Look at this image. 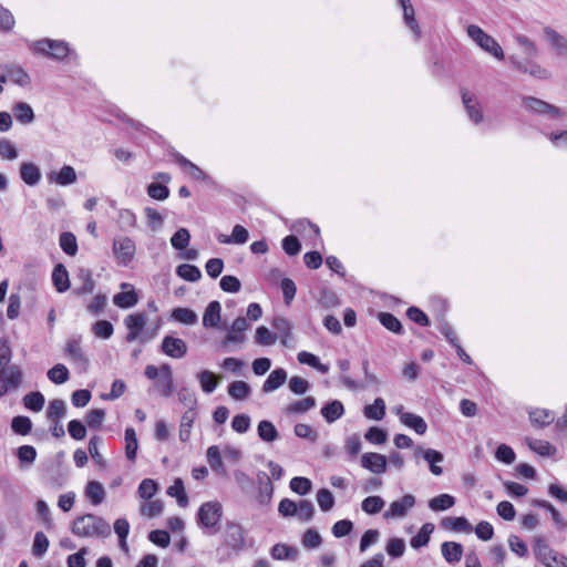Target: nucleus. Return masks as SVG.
<instances>
[{
	"label": "nucleus",
	"instance_id": "1",
	"mask_svg": "<svg viewBox=\"0 0 567 567\" xmlns=\"http://www.w3.org/2000/svg\"><path fill=\"white\" fill-rule=\"evenodd\" d=\"M71 532L80 537H107L111 535V526L103 517L89 513L73 520Z\"/></svg>",
	"mask_w": 567,
	"mask_h": 567
},
{
	"label": "nucleus",
	"instance_id": "2",
	"mask_svg": "<svg viewBox=\"0 0 567 567\" xmlns=\"http://www.w3.org/2000/svg\"><path fill=\"white\" fill-rule=\"evenodd\" d=\"M223 517V506L217 501L203 503L196 514L197 525L207 528L212 534L220 530V519Z\"/></svg>",
	"mask_w": 567,
	"mask_h": 567
},
{
	"label": "nucleus",
	"instance_id": "3",
	"mask_svg": "<svg viewBox=\"0 0 567 567\" xmlns=\"http://www.w3.org/2000/svg\"><path fill=\"white\" fill-rule=\"evenodd\" d=\"M522 105L526 111L547 120H564L566 117V112L563 109L535 96L524 95Z\"/></svg>",
	"mask_w": 567,
	"mask_h": 567
},
{
	"label": "nucleus",
	"instance_id": "4",
	"mask_svg": "<svg viewBox=\"0 0 567 567\" xmlns=\"http://www.w3.org/2000/svg\"><path fill=\"white\" fill-rule=\"evenodd\" d=\"M467 34L472 40H474L477 43L480 48L492 54L494 58L498 60L504 59L505 55L502 47L493 37L487 34L482 28L475 24H471L467 27Z\"/></svg>",
	"mask_w": 567,
	"mask_h": 567
},
{
	"label": "nucleus",
	"instance_id": "5",
	"mask_svg": "<svg viewBox=\"0 0 567 567\" xmlns=\"http://www.w3.org/2000/svg\"><path fill=\"white\" fill-rule=\"evenodd\" d=\"M33 51L53 60H63L71 53V49L65 41L51 39L34 42Z\"/></svg>",
	"mask_w": 567,
	"mask_h": 567
},
{
	"label": "nucleus",
	"instance_id": "6",
	"mask_svg": "<svg viewBox=\"0 0 567 567\" xmlns=\"http://www.w3.org/2000/svg\"><path fill=\"white\" fill-rule=\"evenodd\" d=\"M22 370L19 365H11L10 371L0 370V398L9 391L17 390L22 382Z\"/></svg>",
	"mask_w": 567,
	"mask_h": 567
},
{
	"label": "nucleus",
	"instance_id": "7",
	"mask_svg": "<svg viewBox=\"0 0 567 567\" xmlns=\"http://www.w3.org/2000/svg\"><path fill=\"white\" fill-rule=\"evenodd\" d=\"M414 457H422L424 461L429 463L430 471L432 474L440 476L443 474V468L437 465L444 461V455L442 452L433 449H424L422 445H416L414 447Z\"/></svg>",
	"mask_w": 567,
	"mask_h": 567
},
{
	"label": "nucleus",
	"instance_id": "8",
	"mask_svg": "<svg viewBox=\"0 0 567 567\" xmlns=\"http://www.w3.org/2000/svg\"><path fill=\"white\" fill-rule=\"evenodd\" d=\"M434 302H437L441 305V312L437 316L439 331L446 338V340L449 341V343L451 346H456V342H458L457 334H456L455 330L453 329V327L449 323V321L445 318L446 312L449 310L447 301L443 298H437L434 300Z\"/></svg>",
	"mask_w": 567,
	"mask_h": 567
},
{
	"label": "nucleus",
	"instance_id": "9",
	"mask_svg": "<svg viewBox=\"0 0 567 567\" xmlns=\"http://www.w3.org/2000/svg\"><path fill=\"white\" fill-rule=\"evenodd\" d=\"M169 154L181 167L187 169V172L192 178H194L196 181H203L207 184L214 183L212 177L208 176L200 167H198L196 164L192 163L189 159H187L181 153L176 152L174 148H172Z\"/></svg>",
	"mask_w": 567,
	"mask_h": 567
},
{
	"label": "nucleus",
	"instance_id": "10",
	"mask_svg": "<svg viewBox=\"0 0 567 567\" xmlns=\"http://www.w3.org/2000/svg\"><path fill=\"white\" fill-rule=\"evenodd\" d=\"M225 545L235 551H240L245 547L244 528L235 522H227L225 528Z\"/></svg>",
	"mask_w": 567,
	"mask_h": 567
},
{
	"label": "nucleus",
	"instance_id": "11",
	"mask_svg": "<svg viewBox=\"0 0 567 567\" xmlns=\"http://www.w3.org/2000/svg\"><path fill=\"white\" fill-rule=\"evenodd\" d=\"M159 350L173 359H181L184 358L187 353V344L181 338L165 336L161 343Z\"/></svg>",
	"mask_w": 567,
	"mask_h": 567
},
{
	"label": "nucleus",
	"instance_id": "12",
	"mask_svg": "<svg viewBox=\"0 0 567 567\" xmlns=\"http://www.w3.org/2000/svg\"><path fill=\"white\" fill-rule=\"evenodd\" d=\"M113 250L120 264L126 266L132 261L135 254V243L130 237H122L115 239L113 243Z\"/></svg>",
	"mask_w": 567,
	"mask_h": 567
},
{
	"label": "nucleus",
	"instance_id": "13",
	"mask_svg": "<svg viewBox=\"0 0 567 567\" xmlns=\"http://www.w3.org/2000/svg\"><path fill=\"white\" fill-rule=\"evenodd\" d=\"M361 466L374 474H382L386 472L388 458L383 454L368 452L361 456Z\"/></svg>",
	"mask_w": 567,
	"mask_h": 567
},
{
	"label": "nucleus",
	"instance_id": "14",
	"mask_svg": "<svg viewBox=\"0 0 567 567\" xmlns=\"http://www.w3.org/2000/svg\"><path fill=\"white\" fill-rule=\"evenodd\" d=\"M128 332L125 337L127 342L135 341L143 331L146 323L145 312L131 313L124 319Z\"/></svg>",
	"mask_w": 567,
	"mask_h": 567
},
{
	"label": "nucleus",
	"instance_id": "15",
	"mask_svg": "<svg viewBox=\"0 0 567 567\" xmlns=\"http://www.w3.org/2000/svg\"><path fill=\"white\" fill-rule=\"evenodd\" d=\"M462 101L471 121L478 124L483 121V111L476 96L465 89L461 91Z\"/></svg>",
	"mask_w": 567,
	"mask_h": 567
},
{
	"label": "nucleus",
	"instance_id": "16",
	"mask_svg": "<svg viewBox=\"0 0 567 567\" xmlns=\"http://www.w3.org/2000/svg\"><path fill=\"white\" fill-rule=\"evenodd\" d=\"M415 497L412 494H405L402 498L390 504L389 509L384 513V518L404 517L409 509L415 505Z\"/></svg>",
	"mask_w": 567,
	"mask_h": 567
},
{
	"label": "nucleus",
	"instance_id": "17",
	"mask_svg": "<svg viewBox=\"0 0 567 567\" xmlns=\"http://www.w3.org/2000/svg\"><path fill=\"white\" fill-rule=\"evenodd\" d=\"M544 34L558 58L567 59V39L550 27L544 28Z\"/></svg>",
	"mask_w": 567,
	"mask_h": 567
},
{
	"label": "nucleus",
	"instance_id": "18",
	"mask_svg": "<svg viewBox=\"0 0 567 567\" xmlns=\"http://www.w3.org/2000/svg\"><path fill=\"white\" fill-rule=\"evenodd\" d=\"M258 494L257 502L260 505H268L271 502L274 495V485L267 473L260 471L257 474Z\"/></svg>",
	"mask_w": 567,
	"mask_h": 567
},
{
	"label": "nucleus",
	"instance_id": "19",
	"mask_svg": "<svg viewBox=\"0 0 567 567\" xmlns=\"http://www.w3.org/2000/svg\"><path fill=\"white\" fill-rule=\"evenodd\" d=\"M122 289L131 288L128 291H121L113 297V302L121 309L133 308L138 302V296L131 284L123 282Z\"/></svg>",
	"mask_w": 567,
	"mask_h": 567
},
{
	"label": "nucleus",
	"instance_id": "20",
	"mask_svg": "<svg viewBox=\"0 0 567 567\" xmlns=\"http://www.w3.org/2000/svg\"><path fill=\"white\" fill-rule=\"evenodd\" d=\"M361 365H362V371L364 373L365 384H361L350 377L342 375L341 381L348 389L357 390L359 388H364L367 385H378L379 384L378 378L369 371V360L363 359L361 362Z\"/></svg>",
	"mask_w": 567,
	"mask_h": 567
},
{
	"label": "nucleus",
	"instance_id": "21",
	"mask_svg": "<svg viewBox=\"0 0 567 567\" xmlns=\"http://www.w3.org/2000/svg\"><path fill=\"white\" fill-rule=\"evenodd\" d=\"M117 118H120L124 123L128 124L135 131L143 133L150 140H152L154 143H156V144L164 143V138L162 135H159L157 132L153 131L152 128L145 126L143 123L130 117L127 114H125V113L117 114Z\"/></svg>",
	"mask_w": 567,
	"mask_h": 567
},
{
	"label": "nucleus",
	"instance_id": "22",
	"mask_svg": "<svg viewBox=\"0 0 567 567\" xmlns=\"http://www.w3.org/2000/svg\"><path fill=\"white\" fill-rule=\"evenodd\" d=\"M76 178V172L71 165H64L58 173L52 171L48 174L49 182H55L61 186L72 185Z\"/></svg>",
	"mask_w": 567,
	"mask_h": 567
},
{
	"label": "nucleus",
	"instance_id": "23",
	"mask_svg": "<svg viewBox=\"0 0 567 567\" xmlns=\"http://www.w3.org/2000/svg\"><path fill=\"white\" fill-rule=\"evenodd\" d=\"M221 306L217 300L210 301L203 316V326L207 329L217 328L221 320Z\"/></svg>",
	"mask_w": 567,
	"mask_h": 567
},
{
	"label": "nucleus",
	"instance_id": "24",
	"mask_svg": "<svg viewBox=\"0 0 567 567\" xmlns=\"http://www.w3.org/2000/svg\"><path fill=\"white\" fill-rule=\"evenodd\" d=\"M287 380V371L284 368L272 370L262 384V392L269 393L285 384Z\"/></svg>",
	"mask_w": 567,
	"mask_h": 567
},
{
	"label": "nucleus",
	"instance_id": "25",
	"mask_svg": "<svg viewBox=\"0 0 567 567\" xmlns=\"http://www.w3.org/2000/svg\"><path fill=\"white\" fill-rule=\"evenodd\" d=\"M52 284L58 292L63 293L70 288L69 272L63 264H56L52 271Z\"/></svg>",
	"mask_w": 567,
	"mask_h": 567
},
{
	"label": "nucleus",
	"instance_id": "26",
	"mask_svg": "<svg viewBox=\"0 0 567 567\" xmlns=\"http://www.w3.org/2000/svg\"><path fill=\"white\" fill-rule=\"evenodd\" d=\"M321 415L328 423H333L344 414V406L339 400H331L321 408Z\"/></svg>",
	"mask_w": 567,
	"mask_h": 567
},
{
	"label": "nucleus",
	"instance_id": "27",
	"mask_svg": "<svg viewBox=\"0 0 567 567\" xmlns=\"http://www.w3.org/2000/svg\"><path fill=\"white\" fill-rule=\"evenodd\" d=\"M207 462L210 468L218 475L226 476L227 470L221 460L220 451L217 445H212L206 451Z\"/></svg>",
	"mask_w": 567,
	"mask_h": 567
},
{
	"label": "nucleus",
	"instance_id": "28",
	"mask_svg": "<svg viewBox=\"0 0 567 567\" xmlns=\"http://www.w3.org/2000/svg\"><path fill=\"white\" fill-rule=\"evenodd\" d=\"M400 421L408 427L415 431L416 434L423 435L427 431V424L424 419L412 412L402 413Z\"/></svg>",
	"mask_w": 567,
	"mask_h": 567
},
{
	"label": "nucleus",
	"instance_id": "29",
	"mask_svg": "<svg viewBox=\"0 0 567 567\" xmlns=\"http://www.w3.org/2000/svg\"><path fill=\"white\" fill-rule=\"evenodd\" d=\"M270 555L276 560H296L299 555V549L295 546L278 543L271 547Z\"/></svg>",
	"mask_w": 567,
	"mask_h": 567
},
{
	"label": "nucleus",
	"instance_id": "30",
	"mask_svg": "<svg viewBox=\"0 0 567 567\" xmlns=\"http://www.w3.org/2000/svg\"><path fill=\"white\" fill-rule=\"evenodd\" d=\"M20 177L29 186L37 185L41 179L40 168L30 162L20 165Z\"/></svg>",
	"mask_w": 567,
	"mask_h": 567
},
{
	"label": "nucleus",
	"instance_id": "31",
	"mask_svg": "<svg viewBox=\"0 0 567 567\" xmlns=\"http://www.w3.org/2000/svg\"><path fill=\"white\" fill-rule=\"evenodd\" d=\"M530 423L536 427H545L555 420L554 412L547 409H534L528 412Z\"/></svg>",
	"mask_w": 567,
	"mask_h": 567
},
{
	"label": "nucleus",
	"instance_id": "32",
	"mask_svg": "<svg viewBox=\"0 0 567 567\" xmlns=\"http://www.w3.org/2000/svg\"><path fill=\"white\" fill-rule=\"evenodd\" d=\"M441 551L447 563L454 564L461 560L463 555V546L456 542H444L441 545Z\"/></svg>",
	"mask_w": 567,
	"mask_h": 567
},
{
	"label": "nucleus",
	"instance_id": "33",
	"mask_svg": "<svg viewBox=\"0 0 567 567\" xmlns=\"http://www.w3.org/2000/svg\"><path fill=\"white\" fill-rule=\"evenodd\" d=\"M13 115L21 124H31L35 120V114L27 102H17L12 107Z\"/></svg>",
	"mask_w": 567,
	"mask_h": 567
},
{
	"label": "nucleus",
	"instance_id": "34",
	"mask_svg": "<svg viewBox=\"0 0 567 567\" xmlns=\"http://www.w3.org/2000/svg\"><path fill=\"white\" fill-rule=\"evenodd\" d=\"M85 497L90 499L93 505H100L105 498V489L97 481H89L85 491Z\"/></svg>",
	"mask_w": 567,
	"mask_h": 567
},
{
	"label": "nucleus",
	"instance_id": "35",
	"mask_svg": "<svg viewBox=\"0 0 567 567\" xmlns=\"http://www.w3.org/2000/svg\"><path fill=\"white\" fill-rule=\"evenodd\" d=\"M378 320L389 331L399 336L404 333L401 321L393 313L381 311L378 313Z\"/></svg>",
	"mask_w": 567,
	"mask_h": 567
},
{
	"label": "nucleus",
	"instance_id": "36",
	"mask_svg": "<svg viewBox=\"0 0 567 567\" xmlns=\"http://www.w3.org/2000/svg\"><path fill=\"white\" fill-rule=\"evenodd\" d=\"M530 504L534 507H539L548 511L550 513L553 522L557 525L559 529H564L567 527V523L565 522L560 513L548 501L534 498L532 499Z\"/></svg>",
	"mask_w": 567,
	"mask_h": 567
},
{
	"label": "nucleus",
	"instance_id": "37",
	"mask_svg": "<svg viewBox=\"0 0 567 567\" xmlns=\"http://www.w3.org/2000/svg\"><path fill=\"white\" fill-rule=\"evenodd\" d=\"M525 441L527 446L540 456L549 457L556 454V447L547 441L530 437H526Z\"/></svg>",
	"mask_w": 567,
	"mask_h": 567
},
{
	"label": "nucleus",
	"instance_id": "38",
	"mask_svg": "<svg viewBox=\"0 0 567 567\" xmlns=\"http://www.w3.org/2000/svg\"><path fill=\"white\" fill-rule=\"evenodd\" d=\"M441 526L454 532L471 533L473 530L470 522L464 517H445L441 520Z\"/></svg>",
	"mask_w": 567,
	"mask_h": 567
},
{
	"label": "nucleus",
	"instance_id": "39",
	"mask_svg": "<svg viewBox=\"0 0 567 567\" xmlns=\"http://www.w3.org/2000/svg\"><path fill=\"white\" fill-rule=\"evenodd\" d=\"M171 318L179 323L195 324L198 321L197 313L190 308L176 307L171 312Z\"/></svg>",
	"mask_w": 567,
	"mask_h": 567
},
{
	"label": "nucleus",
	"instance_id": "40",
	"mask_svg": "<svg viewBox=\"0 0 567 567\" xmlns=\"http://www.w3.org/2000/svg\"><path fill=\"white\" fill-rule=\"evenodd\" d=\"M433 530H434V525L432 523L423 524L422 527L420 528V530L417 532V534L411 538V540H410L411 546L414 549L425 547L430 542V537H431V534L433 533Z\"/></svg>",
	"mask_w": 567,
	"mask_h": 567
},
{
	"label": "nucleus",
	"instance_id": "41",
	"mask_svg": "<svg viewBox=\"0 0 567 567\" xmlns=\"http://www.w3.org/2000/svg\"><path fill=\"white\" fill-rule=\"evenodd\" d=\"M271 326L275 330L280 332L281 343L288 344V340L292 339V326L285 317L277 316L272 319Z\"/></svg>",
	"mask_w": 567,
	"mask_h": 567
},
{
	"label": "nucleus",
	"instance_id": "42",
	"mask_svg": "<svg viewBox=\"0 0 567 567\" xmlns=\"http://www.w3.org/2000/svg\"><path fill=\"white\" fill-rule=\"evenodd\" d=\"M197 412L196 409H188L182 416L181 425H179V440L182 442H187L190 436V429L196 419Z\"/></svg>",
	"mask_w": 567,
	"mask_h": 567
},
{
	"label": "nucleus",
	"instance_id": "43",
	"mask_svg": "<svg viewBox=\"0 0 567 567\" xmlns=\"http://www.w3.org/2000/svg\"><path fill=\"white\" fill-rule=\"evenodd\" d=\"M257 433L261 441L266 443H271L279 437V432L272 422L268 420H262L259 422L257 426Z\"/></svg>",
	"mask_w": 567,
	"mask_h": 567
},
{
	"label": "nucleus",
	"instance_id": "44",
	"mask_svg": "<svg viewBox=\"0 0 567 567\" xmlns=\"http://www.w3.org/2000/svg\"><path fill=\"white\" fill-rule=\"evenodd\" d=\"M78 278L82 281V285L81 287L74 289L75 295L81 296L93 291L95 282L92 278V271L90 269L80 268L78 271Z\"/></svg>",
	"mask_w": 567,
	"mask_h": 567
},
{
	"label": "nucleus",
	"instance_id": "45",
	"mask_svg": "<svg viewBox=\"0 0 567 567\" xmlns=\"http://www.w3.org/2000/svg\"><path fill=\"white\" fill-rule=\"evenodd\" d=\"M455 497L450 494H440L429 501V507L433 512L447 511L455 505Z\"/></svg>",
	"mask_w": 567,
	"mask_h": 567
},
{
	"label": "nucleus",
	"instance_id": "46",
	"mask_svg": "<svg viewBox=\"0 0 567 567\" xmlns=\"http://www.w3.org/2000/svg\"><path fill=\"white\" fill-rule=\"evenodd\" d=\"M22 402L27 410L40 412L44 406L45 398L40 391H32L23 396Z\"/></svg>",
	"mask_w": 567,
	"mask_h": 567
},
{
	"label": "nucleus",
	"instance_id": "47",
	"mask_svg": "<svg viewBox=\"0 0 567 567\" xmlns=\"http://www.w3.org/2000/svg\"><path fill=\"white\" fill-rule=\"evenodd\" d=\"M176 275L189 282H196L202 278L200 269L192 264H182L176 267Z\"/></svg>",
	"mask_w": 567,
	"mask_h": 567
},
{
	"label": "nucleus",
	"instance_id": "48",
	"mask_svg": "<svg viewBox=\"0 0 567 567\" xmlns=\"http://www.w3.org/2000/svg\"><path fill=\"white\" fill-rule=\"evenodd\" d=\"M138 450V441L136 432L133 427H126L125 430V455L131 462L136 460V453Z\"/></svg>",
	"mask_w": 567,
	"mask_h": 567
},
{
	"label": "nucleus",
	"instance_id": "49",
	"mask_svg": "<svg viewBox=\"0 0 567 567\" xmlns=\"http://www.w3.org/2000/svg\"><path fill=\"white\" fill-rule=\"evenodd\" d=\"M59 244L61 249L69 256L73 257L78 254L79 246L76 237L71 231H63L60 235Z\"/></svg>",
	"mask_w": 567,
	"mask_h": 567
},
{
	"label": "nucleus",
	"instance_id": "50",
	"mask_svg": "<svg viewBox=\"0 0 567 567\" xmlns=\"http://www.w3.org/2000/svg\"><path fill=\"white\" fill-rule=\"evenodd\" d=\"M554 549L549 547V545L546 543L545 538L542 536H535L533 540V551L535 555V558L539 563H545L548 560V556L553 553Z\"/></svg>",
	"mask_w": 567,
	"mask_h": 567
},
{
	"label": "nucleus",
	"instance_id": "51",
	"mask_svg": "<svg viewBox=\"0 0 567 567\" xmlns=\"http://www.w3.org/2000/svg\"><path fill=\"white\" fill-rule=\"evenodd\" d=\"M364 416L370 420L380 421L385 416V402L382 398H377L373 404L364 406Z\"/></svg>",
	"mask_w": 567,
	"mask_h": 567
},
{
	"label": "nucleus",
	"instance_id": "52",
	"mask_svg": "<svg viewBox=\"0 0 567 567\" xmlns=\"http://www.w3.org/2000/svg\"><path fill=\"white\" fill-rule=\"evenodd\" d=\"M166 493L171 497H176L179 506L185 507L188 505V496L186 494L184 482L182 478H176L174 481V484L167 488Z\"/></svg>",
	"mask_w": 567,
	"mask_h": 567
},
{
	"label": "nucleus",
	"instance_id": "53",
	"mask_svg": "<svg viewBox=\"0 0 567 567\" xmlns=\"http://www.w3.org/2000/svg\"><path fill=\"white\" fill-rule=\"evenodd\" d=\"M7 79L9 78L14 84L22 87L29 86L31 84L30 75L21 66L12 65L7 69Z\"/></svg>",
	"mask_w": 567,
	"mask_h": 567
},
{
	"label": "nucleus",
	"instance_id": "54",
	"mask_svg": "<svg viewBox=\"0 0 567 567\" xmlns=\"http://www.w3.org/2000/svg\"><path fill=\"white\" fill-rule=\"evenodd\" d=\"M21 467H29L37 458V450L32 445H21L16 451Z\"/></svg>",
	"mask_w": 567,
	"mask_h": 567
},
{
	"label": "nucleus",
	"instance_id": "55",
	"mask_svg": "<svg viewBox=\"0 0 567 567\" xmlns=\"http://www.w3.org/2000/svg\"><path fill=\"white\" fill-rule=\"evenodd\" d=\"M316 404H317V401L313 396H307V398H303L301 400L290 403L286 408V413L287 414L305 413V412L313 409L316 406Z\"/></svg>",
	"mask_w": 567,
	"mask_h": 567
},
{
	"label": "nucleus",
	"instance_id": "56",
	"mask_svg": "<svg viewBox=\"0 0 567 567\" xmlns=\"http://www.w3.org/2000/svg\"><path fill=\"white\" fill-rule=\"evenodd\" d=\"M228 394L235 400H245L251 393L250 385L245 381H233L228 384Z\"/></svg>",
	"mask_w": 567,
	"mask_h": 567
},
{
	"label": "nucleus",
	"instance_id": "57",
	"mask_svg": "<svg viewBox=\"0 0 567 567\" xmlns=\"http://www.w3.org/2000/svg\"><path fill=\"white\" fill-rule=\"evenodd\" d=\"M32 421L29 416L17 415L11 420V430L18 435H28L32 431Z\"/></svg>",
	"mask_w": 567,
	"mask_h": 567
},
{
	"label": "nucleus",
	"instance_id": "58",
	"mask_svg": "<svg viewBox=\"0 0 567 567\" xmlns=\"http://www.w3.org/2000/svg\"><path fill=\"white\" fill-rule=\"evenodd\" d=\"M403 9V18L406 25L419 37L420 28L414 17V9L410 0H398Z\"/></svg>",
	"mask_w": 567,
	"mask_h": 567
},
{
	"label": "nucleus",
	"instance_id": "59",
	"mask_svg": "<svg viewBox=\"0 0 567 567\" xmlns=\"http://www.w3.org/2000/svg\"><path fill=\"white\" fill-rule=\"evenodd\" d=\"M385 505L384 499L381 496L373 495L365 497L361 503V508L369 515H375L380 513Z\"/></svg>",
	"mask_w": 567,
	"mask_h": 567
},
{
	"label": "nucleus",
	"instance_id": "60",
	"mask_svg": "<svg viewBox=\"0 0 567 567\" xmlns=\"http://www.w3.org/2000/svg\"><path fill=\"white\" fill-rule=\"evenodd\" d=\"M47 375L51 382L63 384L70 379V371L64 364L56 363L48 371Z\"/></svg>",
	"mask_w": 567,
	"mask_h": 567
},
{
	"label": "nucleus",
	"instance_id": "61",
	"mask_svg": "<svg viewBox=\"0 0 567 567\" xmlns=\"http://www.w3.org/2000/svg\"><path fill=\"white\" fill-rule=\"evenodd\" d=\"M197 379L200 383V388L205 393H213L217 385L218 381L216 380V374L209 370H203L197 374Z\"/></svg>",
	"mask_w": 567,
	"mask_h": 567
},
{
	"label": "nucleus",
	"instance_id": "62",
	"mask_svg": "<svg viewBox=\"0 0 567 567\" xmlns=\"http://www.w3.org/2000/svg\"><path fill=\"white\" fill-rule=\"evenodd\" d=\"M66 413V405L62 399L50 401L47 409V417L51 421H60Z\"/></svg>",
	"mask_w": 567,
	"mask_h": 567
},
{
	"label": "nucleus",
	"instance_id": "63",
	"mask_svg": "<svg viewBox=\"0 0 567 567\" xmlns=\"http://www.w3.org/2000/svg\"><path fill=\"white\" fill-rule=\"evenodd\" d=\"M289 487L293 493L305 496L311 492L312 483L309 478L303 476H295L289 483Z\"/></svg>",
	"mask_w": 567,
	"mask_h": 567
},
{
	"label": "nucleus",
	"instance_id": "64",
	"mask_svg": "<svg viewBox=\"0 0 567 567\" xmlns=\"http://www.w3.org/2000/svg\"><path fill=\"white\" fill-rule=\"evenodd\" d=\"M190 241V234L186 228H179L171 238V245L176 250H184Z\"/></svg>",
	"mask_w": 567,
	"mask_h": 567
}]
</instances>
